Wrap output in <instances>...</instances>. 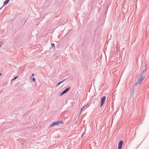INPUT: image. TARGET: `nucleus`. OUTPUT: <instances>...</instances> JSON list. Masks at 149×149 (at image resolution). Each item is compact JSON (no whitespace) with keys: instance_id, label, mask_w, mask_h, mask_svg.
<instances>
[{"instance_id":"1","label":"nucleus","mask_w":149,"mask_h":149,"mask_svg":"<svg viewBox=\"0 0 149 149\" xmlns=\"http://www.w3.org/2000/svg\"><path fill=\"white\" fill-rule=\"evenodd\" d=\"M145 77V76L144 75L143 73L142 74H141L139 77L138 78H137L136 80V85H139L141 82L143 80Z\"/></svg>"},{"instance_id":"2","label":"nucleus","mask_w":149,"mask_h":149,"mask_svg":"<svg viewBox=\"0 0 149 149\" xmlns=\"http://www.w3.org/2000/svg\"><path fill=\"white\" fill-rule=\"evenodd\" d=\"M70 87H69L67 88H66L64 91L62 92L61 93L59 94V96H61L66 93L68 91L70 90Z\"/></svg>"},{"instance_id":"3","label":"nucleus","mask_w":149,"mask_h":149,"mask_svg":"<svg viewBox=\"0 0 149 149\" xmlns=\"http://www.w3.org/2000/svg\"><path fill=\"white\" fill-rule=\"evenodd\" d=\"M106 99V97L105 96H103L101 98V100L100 107H101L104 104Z\"/></svg>"},{"instance_id":"4","label":"nucleus","mask_w":149,"mask_h":149,"mask_svg":"<svg viewBox=\"0 0 149 149\" xmlns=\"http://www.w3.org/2000/svg\"><path fill=\"white\" fill-rule=\"evenodd\" d=\"M123 144V141L122 140L120 141L118 144V149H121Z\"/></svg>"},{"instance_id":"5","label":"nucleus","mask_w":149,"mask_h":149,"mask_svg":"<svg viewBox=\"0 0 149 149\" xmlns=\"http://www.w3.org/2000/svg\"><path fill=\"white\" fill-rule=\"evenodd\" d=\"M10 1V0H6L5 1H4L3 3V5L2 7L0 8V10H1L3 6L5 5H6L7 4H8L9 2Z\"/></svg>"},{"instance_id":"6","label":"nucleus","mask_w":149,"mask_h":149,"mask_svg":"<svg viewBox=\"0 0 149 149\" xmlns=\"http://www.w3.org/2000/svg\"><path fill=\"white\" fill-rule=\"evenodd\" d=\"M55 125H57L56 122L52 123L49 127V128H50L52 126Z\"/></svg>"},{"instance_id":"7","label":"nucleus","mask_w":149,"mask_h":149,"mask_svg":"<svg viewBox=\"0 0 149 149\" xmlns=\"http://www.w3.org/2000/svg\"><path fill=\"white\" fill-rule=\"evenodd\" d=\"M56 123L57 125H58L60 123H61V124H63V122L62 120H59L56 122Z\"/></svg>"},{"instance_id":"8","label":"nucleus","mask_w":149,"mask_h":149,"mask_svg":"<svg viewBox=\"0 0 149 149\" xmlns=\"http://www.w3.org/2000/svg\"><path fill=\"white\" fill-rule=\"evenodd\" d=\"M146 65L145 66V67L144 68V69H143L142 71V72H141V74H142L143 73H144V75H145V72L146 71Z\"/></svg>"},{"instance_id":"9","label":"nucleus","mask_w":149,"mask_h":149,"mask_svg":"<svg viewBox=\"0 0 149 149\" xmlns=\"http://www.w3.org/2000/svg\"><path fill=\"white\" fill-rule=\"evenodd\" d=\"M86 107V106H83V107L81 109V111L80 112V113H79V115H80V113H81V111L83 109H85L86 108H85V107Z\"/></svg>"},{"instance_id":"10","label":"nucleus","mask_w":149,"mask_h":149,"mask_svg":"<svg viewBox=\"0 0 149 149\" xmlns=\"http://www.w3.org/2000/svg\"><path fill=\"white\" fill-rule=\"evenodd\" d=\"M62 83V82H58V83H57L56 84V86L58 87Z\"/></svg>"},{"instance_id":"11","label":"nucleus","mask_w":149,"mask_h":149,"mask_svg":"<svg viewBox=\"0 0 149 149\" xmlns=\"http://www.w3.org/2000/svg\"><path fill=\"white\" fill-rule=\"evenodd\" d=\"M51 46H52V48L54 47H55V44L54 43H52V44H51Z\"/></svg>"},{"instance_id":"12","label":"nucleus","mask_w":149,"mask_h":149,"mask_svg":"<svg viewBox=\"0 0 149 149\" xmlns=\"http://www.w3.org/2000/svg\"><path fill=\"white\" fill-rule=\"evenodd\" d=\"M18 77V76H17L15 77V78L13 79V81L14 80L16 79Z\"/></svg>"},{"instance_id":"13","label":"nucleus","mask_w":149,"mask_h":149,"mask_svg":"<svg viewBox=\"0 0 149 149\" xmlns=\"http://www.w3.org/2000/svg\"><path fill=\"white\" fill-rule=\"evenodd\" d=\"M32 81H33L35 82V78H32Z\"/></svg>"},{"instance_id":"14","label":"nucleus","mask_w":149,"mask_h":149,"mask_svg":"<svg viewBox=\"0 0 149 149\" xmlns=\"http://www.w3.org/2000/svg\"><path fill=\"white\" fill-rule=\"evenodd\" d=\"M34 76V74L33 73H32L31 75V78H32V77Z\"/></svg>"},{"instance_id":"15","label":"nucleus","mask_w":149,"mask_h":149,"mask_svg":"<svg viewBox=\"0 0 149 149\" xmlns=\"http://www.w3.org/2000/svg\"><path fill=\"white\" fill-rule=\"evenodd\" d=\"M65 80H66L65 79H63V80L61 82H62V83L64 81H65Z\"/></svg>"},{"instance_id":"16","label":"nucleus","mask_w":149,"mask_h":149,"mask_svg":"<svg viewBox=\"0 0 149 149\" xmlns=\"http://www.w3.org/2000/svg\"><path fill=\"white\" fill-rule=\"evenodd\" d=\"M136 87V86H133L132 87H133V89H134V88H135V87Z\"/></svg>"},{"instance_id":"17","label":"nucleus","mask_w":149,"mask_h":149,"mask_svg":"<svg viewBox=\"0 0 149 149\" xmlns=\"http://www.w3.org/2000/svg\"><path fill=\"white\" fill-rule=\"evenodd\" d=\"M84 133H83V134L81 135V137H82L83 136V135H84Z\"/></svg>"},{"instance_id":"18","label":"nucleus","mask_w":149,"mask_h":149,"mask_svg":"<svg viewBox=\"0 0 149 149\" xmlns=\"http://www.w3.org/2000/svg\"><path fill=\"white\" fill-rule=\"evenodd\" d=\"M2 75V74H1V73H0V76L1 75Z\"/></svg>"},{"instance_id":"19","label":"nucleus","mask_w":149,"mask_h":149,"mask_svg":"<svg viewBox=\"0 0 149 149\" xmlns=\"http://www.w3.org/2000/svg\"><path fill=\"white\" fill-rule=\"evenodd\" d=\"M1 45H0V47H1Z\"/></svg>"}]
</instances>
